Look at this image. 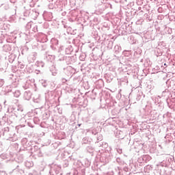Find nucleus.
Segmentation results:
<instances>
[{"instance_id":"nucleus-1","label":"nucleus","mask_w":175,"mask_h":175,"mask_svg":"<svg viewBox=\"0 0 175 175\" xmlns=\"http://www.w3.org/2000/svg\"><path fill=\"white\" fill-rule=\"evenodd\" d=\"M164 66H166V63L164 64Z\"/></svg>"}]
</instances>
